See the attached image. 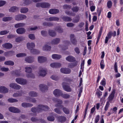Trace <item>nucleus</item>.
Masks as SVG:
<instances>
[{
    "label": "nucleus",
    "instance_id": "obj_1",
    "mask_svg": "<svg viewBox=\"0 0 123 123\" xmlns=\"http://www.w3.org/2000/svg\"><path fill=\"white\" fill-rule=\"evenodd\" d=\"M49 109V107L47 106L42 105H38L37 108L33 107L31 108V111L34 112L36 113V112H40L43 111H47Z\"/></svg>",
    "mask_w": 123,
    "mask_h": 123
},
{
    "label": "nucleus",
    "instance_id": "obj_2",
    "mask_svg": "<svg viewBox=\"0 0 123 123\" xmlns=\"http://www.w3.org/2000/svg\"><path fill=\"white\" fill-rule=\"evenodd\" d=\"M80 10L79 7L77 6H74L71 8V10L73 12L66 11L65 13L67 15L70 16H74L75 15V14L74 12H78Z\"/></svg>",
    "mask_w": 123,
    "mask_h": 123
},
{
    "label": "nucleus",
    "instance_id": "obj_3",
    "mask_svg": "<svg viewBox=\"0 0 123 123\" xmlns=\"http://www.w3.org/2000/svg\"><path fill=\"white\" fill-rule=\"evenodd\" d=\"M50 6L49 4L46 2L37 3L36 4V7H41L43 8H49Z\"/></svg>",
    "mask_w": 123,
    "mask_h": 123
},
{
    "label": "nucleus",
    "instance_id": "obj_4",
    "mask_svg": "<svg viewBox=\"0 0 123 123\" xmlns=\"http://www.w3.org/2000/svg\"><path fill=\"white\" fill-rule=\"evenodd\" d=\"M15 81L18 83L23 85L26 84L27 82V81L26 79L22 78H16Z\"/></svg>",
    "mask_w": 123,
    "mask_h": 123
},
{
    "label": "nucleus",
    "instance_id": "obj_5",
    "mask_svg": "<svg viewBox=\"0 0 123 123\" xmlns=\"http://www.w3.org/2000/svg\"><path fill=\"white\" fill-rule=\"evenodd\" d=\"M47 70L45 68L40 67L39 68L38 74L40 76L44 77L47 74Z\"/></svg>",
    "mask_w": 123,
    "mask_h": 123
},
{
    "label": "nucleus",
    "instance_id": "obj_6",
    "mask_svg": "<svg viewBox=\"0 0 123 123\" xmlns=\"http://www.w3.org/2000/svg\"><path fill=\"white\" fill-rule=\"evenodd\" d=\"M26 18L27 17L25 15L22 14L16 15L15 17V19L17 21L23 20Z\"/></svg>",
    "mask_w": 123,
    "mask_h": 123
},
{
    "label": "nucleus",
    "instance_id": "obj_7",
    "mask_svg": "<svg viewBox=\"0 0 123 123\" xmlns=\"http://www.w3.org/2000/svg\"><path fill=\"white\" fill-rule=\"evenodd\" d=\"M62 92V91L59 89H56L53 91L54 94L56 97H59L61 96Z\"/></svg>",
    "mask_w": 123,
    "mask_h": 123
},
{
    "label": "nucleus",
    "instance_id": "obj_8",
    "mask_svg": "<svg viewBox=\"0 0 123 123\" xmlns=\"http://www.w3.org/2000/svg\"><path fill=\"white\" fill-rule=\"evenodd\" d=\"M25 61L29 63H31L34 61V57L31 56H29L26 57L25 59Z\"/></svg>",
    "mask_w": 123,
    "mask_h": 123
},
{
    "label": "nucleus",
    "instance_id": "obj_9",
    "mask_svg": "<svg viewBox=\"0 0 123 123\" xmlns=\"http://www.w3.org/2000/svg\"><path fill=\"white\" fill-rule=\"evenodd\" d=\"M70 40L71 43L74 45H76L77 43V41L74 34H71L70 36Z\"/></svg>",
    "mask_w": 123,
    "mask_h": 123
},
{
    "label": "nucleus",
    "instance_id": "obj_10",
    "mask_svg": "<svg viewBox=\"0 0 123 123\" xmlns=\"http://www.w3.org/2000/svg\"><path fill=\"white\" fill-rule=\"evenodd\" d=\"M62 87L65 91L67 92H70L72 90L70 87L63 82L62 84Z\"/></svg>",
    "mask_w": 123,
    "mask_h": 123
},
{
    "label": "nucleus",
    "instance_id": "obj_11",
    "mask_svg": "<svg viewBox=\"0 0 123 123\" xmlns=\"http://www.w3.org/2000/svg\"><path fill=\"white\" fill-rule=\"evenodd\" d=\"M115 92V90H114L112 92L111 94L109 96L108 98V101L107 102H108L109 103H111L112 100L113 99L114 96V94Z\"/></svg>",
    "mask_w": 123,
    "mask_h": 123
},
{
    "label": "nucleus",
    "instance_id": "obj_12",
    "mask_svg": "<svg viewBox=\"0 0 123 123\" xmlns=\"http://www.w3.org/2000/svg\"><path fill=\"white\" fill-rule=\"evenodd\" d=\"M60 71L62 73L66 74H69L71 72L70 69L69 68H61V69Z\"/></svg>",
    "mask_w": 123,
    "mask_h": 123
},
{
    "label": "nucleus",
    "instance_id": "obj_13",
    "mask_svg": "<svg viewBox=\"0 0 123 123\" xmlns=\"http://www.w3.org/2000/svg\"><path fill=\"white\" fill-rule=\"evenodd\" d=\"M9 86L10 87L15 89L18 90L21 87L20 86L17 85V84L12 83L10 84Z\"/></svg>",
    "mask_w": 123,
    "mask_h": 123
},
{
    "label": "nucleus",
    "instance_id": "obj_14",
    "mask_svg": "<svg viewBox=\"0 0 123 123\" xmlns=\"http://www.w3.org/2000/svg\"><path fill=\"white\" fill-rule=\"evenodd\" d=\"M61 39L60 38H55L53 39L51 42V43L52 44L57 45L60 42Z\"/></svg>",
    "mask_w": 123,
    "mask_h": 123
},
{
    "label": "nucleus",
    "instance_id": "obj_15",
    "mask_svg": "<svg viewBox=\"0 0 123 123\" xmlns=\"http://www.w3.org/2000/svg\"><path fill=\"white\" fill-rule=\"evenodd\" d=\"M47 60V58L43 56H39L38 58V61L40 63H43L45 62Z\"/></svg>",
    "mask_w": 123,
    "mask_h": 123
},
{
    "label": "nucleus",
    "instance_id": "obj_16",
    "mask_svg": "<svg viewBox=\"0 0 123 123\" xmlns=\"http://www.w3.org/2000/svg\"><path fill=\"white\" fill-rule=\"evenodd\" d=\"M9 110L11 112L14 113H18L20 112L19 109L13 107H10L9 108Z\"/></svg>",
    "mask_w": 123,
    "mask_h": 123
},
{
    "label": "nucleus",
    "instance_id": "obj_17",
    "mask_svg": "<svg viewBox=\"0 0 123 123\" xmlns=\"http://www.w3.org/2000/svg\"><path fill=\"white\" fill-rule=\"evenodd\" d=\"M26 30L23 28H20L17 29L16 30L17 33L18 34H23L25 32Z\"/></svg>",
    "mask_w": 123,
    "mask_h": 123
},
{
    "label": "nucleus",
    "instance_id": "obj_18",
    "mask_svg": "<svg viewBox=\"0 0 123 123\" xmlns=\"http://www.w3.org/2000/svg\"><path fill=\"white\" fill-rule=\"evenodd\" d=\"M35 46V43H28L27 44V49L30 50L34 49Z\"/></svg>",
    "mask_w": 123,
    "mask_h": 123
},
{
    "label": "nucleus",
    "instance_id": "obj_19",
    "mask_svg": "<svg viewBox=\"0 0 123 123\" xmlns=\"http://www.w3.org/2000/svg\"><path fill=\"white\" fill-rule=\"evenodd\" d=\"M61 64L59 63L54 62L50 64V66L53 68H58L60 67Z\"/></svg>",
    "mask_w": 123,
    "mask_h": 123
},
{
    "label": "nucleus",
    "instance_id": "obj_20",
    "mask_svg": "<svg viewBox=\"0 0 123 123\" xmlns=\"http://www.w3.org/2000/svg\"><path fill=\"white\" fill-rule=\"evenodd\" d=\"M39 87L40 90L42 92L45 91L47 90L48 87L47 86L44 84H41L39 85Z\"/></svg>",
    "mask_w": 123,
    "mask_h": 123
},
{
    "label": "nucleus",
    "instance_id": "obj_21",
    "mask_svg": "<svg viewBox=\"0 0 123 123\" xmlns=\"http://www.w3.org/2000/svg\"><path fill=\"white\" fill-rule=\"evenodd\" d=\"M47 21H58L59 20L58 18L55 17H50L49 18H47L46 19Z\"/></svg>",
    "mask_w": 123,
    "mask_h": 123
},
{
    "label": "nucleus",
    "instance_id": "obj_22",
    "mask_svg": "<svg viewBox=\"0 0 123 123\" xmlns=\"http://www.w3.org/2000/svg\"><path fill=\"white\" fill-rule=\"evenodd\" d=\"M59 12V10L56 9H50L49 11V12L51 14H56Z\"/></svg>",
    "mask_w": 123,
    "mask_h": 123
},
{
    "label": "nucleus",
    "instance_id": "obj_23",
    "mask_svg": "<svg viewBox=\"0 0 123 123\" xmlns=\"http://www.w3.org/2000/svg\"><path fill=\"white\" fill-rule=\"evenodd\" d=\"M24 93V92L22 91H19L18 92H17L16 93H14L13 95V96L14 97H17L19 96H20L22 95V94Z\"/></svg>",
    "mask_w": 123,
    "mask_h": 123
},
{
    "label": "nucleus",
    "instance_id": "obj_24",
    "mask_svg": "<svg viewBox=\"0 0 123 123\" xmlns=\"http://www.w3.org/2000/svg\"><path fill=\"white\" fill-rule=\"evenodd\" d=\"M48 33L50 36L53 37H55L56 35V32L52 30H49Z\"/></svg>",
    "mask_w": 123,
    "mask_h": 123
},
{
    "label": "nucleus",
    "instance_id": "obj_25",
    "mask_svg": "<svg viewBox=\"0 0 123 123\" xmlns=\"http://www.w3.org/2000/svg\"><path fill=\"white\" fill-rule=\"evenodd\" d=\"M57 104L55 105V106L57 107H60L62 108L63 106V105H61L62 103L63 102L62 100L60 99H58L57 101Z\"/></svg>",
    "mask_w": 123,
    "mask_h": 123
},
{
    "label": "nucleus",
    "instance_id": "obj_26",
    "mask_svg": "<svg viewBox=\"0 0 123 123\" xmlns=\"http://www.w3.org/2000/svg\"><path fill=\"white\" fill-rule=\"evenodd\" d=\"M57 120L58 121L61 122H64L66 120V118L64 116H60L57 117Z\"/></svg>",
    "mask_w": 123,
    "mask_h": 123
},
{
    "label": "nucleus",
    "instance_id": "obj_27",
    "mask_svg": "<svg viewBox=\"0 0 123 123\" xmlns=\"http://www.w3.org/2000/svg\"><path fill=\"white\" fill-rule=\"evenodd\" d=\"M62 57L61 55L57 54H53L52 55V57L53 59L56 60H59Z\"/></svg>",
    "mask_w": 123,
    "mask_h": 123
},
{
    "label": "nucleus",
    "instance_id": "obj_28",
    "mask_svg": "<svg viewBox=\"0 0 123 123\" xmlns=\"http://www.w3.org/2000/svg\"><path fill=\"white\" fill-rule=\"evenodd\" d=\"M33 105L32 104L27 103H24L22 104V106L24 108L31 107Z\"/></svg>",
    "mask_w": 123,
    "mask_h": 123
},
{
    "label": "nucleus",
    "instance_id": "obj_29",
    "mask_svg": "<svg viewBox=\"0 0 123 123\" xmlns=\"http://www.w3.org/2000/svg\"><path fill=\"white\" fill-rule=\"evenodd\" d=\"M8 91V89L4 86H1L0 87V92H1L6 93Z\"/></svg>",
    "mask_w": 123,
    "mask_h": 123
},
{
    "label": "nucleus",
    "instance_id": "obj_30",
    "mask_svg": "<svg viewBox=\"0 0 123 123\" xmlns=\"http://www.w3.org/2000/svg\"><path fill=\"white\" fill-rule=\"evenodd\" d=\"M66 60L69 62H73L75 61V59L73 56L69 55L66 58Z\"/></svg>",
    "mask_w": 123,
    "mask_h": 123
},
{
    "label": "nucleus",
    "instance_id": "obj_31",
    "mask_svg": "<svg viewBox=\"0 0 123 123\" xmlns=\"http://www.w3.org/2000/svg\"><path fill=\"white\" fill-rule=\"evenodd\" d=\"M3 47L6 49H9L12 47L11 44L9 43H6L2 45Z\"/></svg>",
    "mask_w": 123,
    "mask_h": 123
},
{
    "label": "nucleus",
    "instance_id": "obj_32",
    "mask_svg": "<svg viewBox=\"0 0 123 123\" xmlns=\"http://www.w3.org/2000/svg\"><path fill=\"white\" fill-rule=\"evenodd\" d=\"M13 74L16 77H19L23 75L21 73L19 70H15L13 71Z\"/></svg>",
    "mask_w": 123,
    "mask_h": 123
},
{
    "label": "nucleus",
    "instance_id": "obj_33",
    "mask_svg": "<svg viewBox=\"0 0 123 123\" xmlns=\"http://www.w3.org/2000/svg\"><path fill=\"white\" fill-rule=\"evenodd\" d=\"M51 47L50 46L47 45H44L43 47V50L46 51H49L50 50Z\"/></svg>",
    "mask_w": 123,
    "mask_h": 123
},
{
    "label": "nucleus",
    "instance_id": "obj_34",
    "mask_svg": "<svg viewBox=\"0 0 123 123\" xmlns=\"http://www.w3.org/2000/svg\"><path fill=\"white\" fill-rule=\"evenodd\" d=\"M62 20L65 21H71L72 20V18L70 17L66 16H64L62 17Z\"/></svg>",
    "mask_w": 123,
    "mask_h": 123
},
{
    "label": "nucleus",
    "instance_id": "obj_35",
    "mask_svg": "<svg viewBox=\"0 0 123 123\" xmlns=\"http://www.w3.org/2000/svg\"><path fill=\"white\" fill-rule=\"evenodd\" d=\"M25 24L24 23H17L14 25V26L16 28H18L20 27H22L25 26Z\"/></svg>",
    "mask_w": 123,
    "mask_h": 123
},
{
    "label": "nucleus",
    "instance_id": "obj_36",
    "mask_svg": "<svg viewBox=\"0 0 123 123\" xmlns=\"http://www.w3.org/2000/svg\"><path fill=\"white\" fill-rule=\"evenodd\" d=\"M80 19V17L79 15H77L73 19L72 22L74 23H77L79 22Z\"/></svg>",
    "mask_w": 123,
    "mask_h": 123
},
{
    "label": "nucleus",
    "instance_id": "obj_37",
    "mask_svg": "<svg viewBox=\"0 0 123 123\" xmlns=\"http://www.w3.org/2000/svg\"><path fill=\"white\" fill-rule=\"evenodd\" d=\"M4 64L8 65L13 66L14 65L13 62L11 61H8L5 62L4 63Z\"/></svg>",
    "mask_w": 123,
    "mask_h": 123
},
{
    "label": "nucleus",
    "instance_id": "obj_38",
    "mask_svg": "<svg viewBox=\"0 0 123 123\" xmlns=\"http://www.w3.org/2000/svg\"><path fill=\"white\" fill-rule=\"evenodd\" d=\"M29 95L32 97H36L37 96V93L34 91H31L29 93Z\"/></svg>",
    "mask_w": 123,
    "mask_h": 123
},
{
    "label": "nucleus",
    "instance_id": "obj_39",
    "mask_svg": "<svg viewBox=\"0 0 123 123\" xmlns=\"http://www.w3.org/2000/svg\"><path fill=\"white\" fill-rule=\"evenodd\" d=\"M25 72L28 73H31L32 71V68L28 66L25 67Z\"/></svg>",
    "mask_w": 123,
    "mask_h": 123
},
{
    "label": "nucleus",
    "instance_id": "obj_40",
    "mask_svg": "<svg viewBox=\"0 0 123 123\" xmlns=\"http://www.w3.org/2000/svg\"><path fill=\"white\" fill-rule=\"evenodd\" d=\"M18 8L16 6H13L11 7L9 9V11L11 12H14L18 11Z\"/></svg>",
    "mask_w": 123,
    "mask_h": 123
},
{
    "label": "nucleus",
    "instance_id": "obj_41",
    "mask_svg": "<svg viewBox=\"0 0 123 123\" xmlns=\"http://www.w3.org/2000/svg\"><path fill=\"white\" fill-rule=\"evenodd\" d=\"M28 11V9L27 7H23L20 9V12L21 13H25Z\"/></svg>",
    "mask_w": 123,
    "mask_h": 123
},
{
    "label": "nucleus",
    "instance_id": "obj_42",
    "mask_svg": "<svg viewBox=\"0 0 123 123\" xmlns=\"http://www.w3.org/2000/svg\"><path fill=\"white\" fill-rule=\"evenodd\" d=\"M31 53L33 54H38L40 53V51L38 50L33 49L30 50Z\"/></svg>",
    "mask_w": 123,
    "mask_h": 123
},
{
    "label": "nucleus",
    "instance_id": "obj_43",
    "mask_svg": "<svg viewBox=\"0 0 123 123\" xmlns=\"http://www.w3.org/2000/svg\"><path fill=\"white\" fill-rule=\"evenodd\" d=\"M12 18L11 17H5L3 18L2 20L4 21H7L12 20Z\"/></svg>",
    "mask_w": 123,
    "mask_h": 123
},
{
    "label": "nucleus",
    "instance_id": "obj_44",
    "mask_svg": "<svg viewBox=\"0 0 123 123\" xmlns=\"http://www.w3.org/2000/svg\"><path fill=\"white\" fill-rule=\"evenodd\" d=\"M61 96L65 99H68L70 97V95L67 94H64L62 93Z\"/></svg>",
    "mask_w": 123,
    "mask_h": 123
},
{
    "label": "nucleus",
    "instance_id": "obj_45",
    "mask_svg": "<svg viewBox=\"0 0 123 123\" xmlns=\"http://www.w3.org/2000/svg\"><path fill=\"white\" fill-rule=\"evenodd\" d=\"M62 110L63 112L66 114H68L69 113V110L68 108L65 107H63Z\"/></svg>",
    "mask_w": 123,
    "mask_h": 123
},
{
    "label": "nucleus",
    "instance_id": "obj_46",
    "mask_svg": "<svg viewBox=\"0 0 123 123\" xmlns=\"http://www.w3.org/2000/svg\"><path fill=\"white\" fill-rule=\"evenodd\" d=\"M55 30L57 31L59 33H62L63 31V30L59 26L56 27L55 29Z\"/></svg>",
    "mask_w": 123,
    "mask_h": 123
},
{
    "label": "nucleus",
    "instance_id": "obj_47",
    "mask_svg": "<svg viewBox=\"0 0 123 123\" xmlns=\"http://www.w3.org/2000/svg\"><path fill=\"white\" fill-rule=\"evenodd\" d=\"M26 76L28 78H35V77L34 74L31 73L26 74Z\"/></svg>",
    "mask_w": 123,
    "mask_h": 123
},
{
    "label": "nucleus",
    "instance_id": "obj_48",
    "mask_svg": "<svg viewBox=\"0 0 123 123\" xmlns=\"http://www.w3.org/2000/svg\"><path fill=\"white\" fill-rule=\"evenodd\" d=\"M8 102L11 103L17 102L18 101V100L16 99L13 98H10L8 99Z\"/></svg>",
    "mask_w": 123,
    "mask_h": 123
},
{
    "label": "nucleus",
    "instance_id": "obj_49",
    "mask_svg": "<svg viewBox=\"0 0 123 123\" xmlns=\"http://www.w3.org/2000/svg\"><path fill=\"white\" fill-rule=\"evenodd\" d=\"M56 113L59 114H61L62 113V112L59 109L56 108L54 109Z\"/></svg>",
    "mask_w": 123,
    "mask_h": 123
},
{
    "label": "nucleus",
    "instance_id": "obj_50",
    "mask_svg": "<svg viewBox=\"0 0 123 123\" xmlns=\"http://www.w3.org/2000/svg\"><path fill=\"white\" fill-rule=\"evenodd\" d=\"M63 8L64 9H70L72 8V6L70 5L65 4L63 6Z\"/></svg>",
    "mask_w": 123,
    "mask_h": 123
},
{
    "label": "nucleus",
    "instance_id": "obj_51",
    "mask_svg": "<svg viewBox=\"0 0 123 123\" xmlns=\"http://www.w3.org/2000/svg\"><path fill=\"white\" fill-rule=\"evenodd\" d=\"M27 99L29 101L31 102L35 103L36 101V100L34 98H31L30 97H28Z\"/></svg>",
    "mask_w": 123,
    "mask_h": 123
},
{
    "label": "nucleus",
    "instance_id": "obj_52",
    "mask_svg": "<svg viewBox=\"0 0 123 123\" xmlns=\"http://www.w3.org/2000/svg\"><path fill=\"white\" fill-rule=\"evenodd\" d=\"M89 105V103H88L86 105V106L85 109V114L84 115V119H85L86 117V115L87 113V111L88 108V106Z\"/></svg>",
    "mask_w": 123,
    "mask_h": 123
},
{
    "label": "nucleus",
    "instance_id": "obj_53",
    "mask_svg": "<svg viewBox=\"0 0 123 123\" xmlns=\"http://www.w3.org/2000/svg\"><path fill=\"white\" fill-rule=\"evenodd\" d=\"M16 56L17 57H20L25 56H26V54L25 53H20L16 55Z\"/></svg>",
    "mask_w": 123,
    "mask_h": 123
},
{
    "label": "nucleus",
    "instance_id": "obj_54",
    "mask_svg": "<svg viewBox=\"0 0 123 123\" xmlns=\"http://www.w3.org/2000/svg\"><path fill=\"white\" fill-rule=\"evenodd\" d=\"M9 32V31L6 30L0 32V35H4L8 33Z\"/></svg>",
    "mask_w": 123,
    "mask_h": 123
},
{
    "label": "nucleus",
    "instance_id": "obj_55",
    "mask_svg": "<svg viewBox=\"0 0 123 123\" xmlns=\"http://www.w3.org/2000/svg\"><path fill=\"white\" fill-rule=\"evenodd\" d=\"M85 60H83L82 61L81 64L80 69L82 70V71L83 72L84 68V65L85 64Z\"/></svg>",
    "mask_w": 123,
    "mask_h": 123
},
{
    "label": "nucleus",
    "instance_id": "obj_56",
    "mask_svg": "<svg viewBox=\"0 0 123 123\" xmlns=\"http://www.w3.org/2000/svg\"><path fill=\"white\" fill-rule=\"evenodd\" d=\"M96 94L98 97H99L100 96L102 95V92L99 90H98L97 89Z\"/></svg>",
    "mask_w": 123,
    "mask_h": 123
},
{
    "label": "nucleus",
    "instance_id": "obj_57",
    "mask_svg": "<svg viewBox=\"0 0 123 123\" xmlns=\"http://www.w3.org/2000/svg\"><path fill=\"white\" fill-rule=\"evenodd\" d=\"M28 37L31 40H34L35 39V35L33 34H31L29 35Z\"/></svg>",
    "mask_w": 123,
    "mask_h": 123
},
{
    "label": "nucleus",
    "instance_id": "obj_58",
    "mask_svg": "<svg viewBox=\"0 0 123 123\" xmlns=\"http://www.w3.org/2000/svg\"><path fill=\"white\" fill-rule=\"evenodd\" d=\"M51 78L52 79L56 81L58 80L59 79V77L54 75L52 76L51 77Z\"/></svg>",
    "mask_w": 123,
    "mask_h": 123
},
{
    "label": "nucleus",
    "instance_id": "obj_59",
    "mask_svg": "<svg viewBox=\"0 0 123 123\" xmlns=\"http://www.w3.org/2000/svg\"><path fill=\"white\" fill-rule=\"evenodd\" d=\"M100 66L101 68L102 69H103L105 67V65L104 63V61L103 60H102L100 62Z\"/></svg>",
    "mask_w": 123,
    "mask_h": 123
},
{
    "label": "nucleus",
    "instance_id": "obj_60",
    "mask_svg": "<svg viewBox=\"0 0 123 123\" xmlns=\"http://www.w3.org/2000/svg\"><path fill=\"white\" fill-rule=\"evenodd\" d=\"M100 84L104 86H105L106 85V80L105 78H103Z\"/></svg>",
    "mask_w": 123,
    "mask_h": 123
},
{
    "label": "nucleus",
    "instance_id": "obj_61",
    "mask_svg": "<svg viewBox=\"0 0 123 123\" xmlns=\"http://www.w3.org/2000/svg\"><path fill=\"white\" fill-rule=\"evenodd\" d=\"M107 6L108 8H111L112 6V2L111 1L109 0L108 1L107 3Z\"/></svg>",
    "mask_w": 123,
    "mask_h": 123
},
{
    "label": "nucleus",
    "instance_id": "obj_62",
    "mask_svg": "<svg viewBox=\"0 0 123 123\" xmlns=\"http://www.w3.org/2000/svg\"><path fill=\"white\" fill-rule=\"evenodd\" d=\"M47 119L50 121H53L54 120L55 118L53 116H49L47 117Z\"/></svg>",
    "mask_w": 123,
    "mask_h": 123
},
{
    "label": "nucleus",
    "instance_id": "obj_63",
    "mask_svg": "<svg viewBox=\"0 0 123 123\" xmlns=\"http://www.w3.org/2000/svg\"><path fill=\"white\" fill-rule=\"evenodd\" d=\"M41 33L42 35L44 37L46 36L47 33V32L45 31H41Z\"/></svg>",
    "mask_w": 123,
    "mask_h": 123
},
{
    "label": "nucleus",
    "instance_id": "obj_64",
    "mask_svg": "<svg viewBox=\"0 0 123 123\" xmlns=\"http://www.w3.org/2000/svg\"><path fill=\"white\" fill-rule=\"evenodd\" d=\"M16 37V36L12 34H9L7 36V37L8 39L13 38Z\"/></svg>",
    "mask_w": 123,
    "mask_h": 123
}]
</instances>
